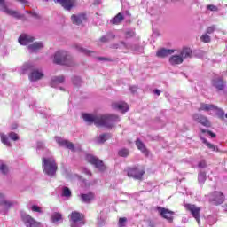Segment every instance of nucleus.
<instances>
[{"mask_svg":"<svg viewBox=\"0 0 227 227\" xmlns=\"http://www.w3.org/2000/svg\"><path fill=\"white\" fill-rule=\"evenodd\" d=\"M82 118L88 125H93L95 123L97 127H106V129H111L114 123L120 121V117L115 114L97 115L83 114Z\"/></svg>","mask_w":227,"mask_h":227,"instance_id":"obj_1","label":"nucleus"},{"mask_svg":"<svg viewBox=\"0 0 227 227\" xmlns=\"http://www.w3.org/2000/svg\"><path fill=\"white\" fill-rule=\"evenodd\" d=\"M53 62L56 65H64L65 67H74V59L66 51H59L55 53Z\"/></svg>","mask_w":227,"mask_h":227,"instance_id":"obj_2","label":"nucleus"},{"mask_svg":"<svg viewBox=\"0 0 227 227\" xmlns=\"http://www.w3.org/2000/svg\"><path fill=\"white\" fill-rule=\"evenodd\" d=\"M42 160V166L45 175H48V176H54V175H56V171L58 170V165L56 164V160H54V158L43 157Z\"/></svg>","mask_w":227,"mask_h":227,"instance_id":"obj_3","label":"nucleus"},{"mask_svg":"<svg viewBox=\"0 0 227 227\" xmlns=\"http://www.w3.org/2000/svg\"><path fill=\"white\" fill-rule=\"evenodd\" d=\"M86 160L99 171H106V165H104V161L98 159L97 156L92 154L86 155Z\"/></svg>","mask_w":227,"mask_h":227,"instance_id":"obj_4","label":"nucleus"},{"mask_svg":"<svg viewBox=\"0 0 227 227\" xmlns=\"http://www.w3.org/2000/svg\"><path fill=\"white\" fill-rule=\"evenodd\" d=\"M186 210H188L192 217L197 221L198 224H201V220L200 219L201 215V207H198L196 205L185 204Z\"/></svg>","mask_w":227,"mask_h":227,"instance_id":"obj_5","label":"nucleus"},{"mask_svg":"<svg viewBox=\"0 0 227 227\" xmlns=\"http://www.w3.org/2000/svg\"><path fill=\"white\" fill-rule=\"evenodd\" d=\"M0 10L4 12V13H6V15H10L15 19H22V17H24V15L20 14L19 12L9 9L8 6H6L5 0H0Z\"/></svg>","mask_w":227,"mask_h":227,"instance_id":"obj_6","label":"nucleus"},{"mask_svg":"<svg viewBox=\"0 0 227 227\" xmlns=\"http://www.w3.org/2000/svg\"><path fill=\"white\" fill-rule=\"evenodd\" d=\"M71 227H81L84 226V220L81 213L74 211L70 215Z\"/></svg>","mask_w":227,"mask_h":227,"instance_id":"obj_7","label":"nucleus"},{"mask_svg":"<svg viewBox=\"0 0 227 227\" xmlns=\"http://www.w3.org/2000/svg\"><path fill=\"white\" fill-rule=\"evenodd\" d=\"M145 175V170L139 168V167H132L128 168V176L134 178V180H141Z\"/></svg>","mask_w":227,"mask_h":227,"instance_id":"obj_8","label":"nucleus"},{"mask_svg":"<svg viewBox=\"0 0 227 227\" xmlns=\"http://www.w3.org/2000/svg\"><path fill=\"white\" fill-rule=\"evenodd\" d=\"M209 201L212 205H223L224 203V194L221 192H213L209 195Z\"/></svg>","mask_w":227,"mask_h":227,"instance_id":"obj_9","label":"nucleus"},{"mask_svg":"<svg viewBox=\"0 0 227 227\" xmlns=\"http://www.w3.org/2000/svg\"><path fill=\"white\" fill-rule=\"evenodd\" d=\"M192 120H194L197 123H200V125H203V127H212V123H210L208 118L201 114H194L192 115Z\"/></svg>","mask_w":227,"mask_h":227,"instance_id":"obj_10","label":"nucleus"},{"mask_svg":"<svg viewBox=\"0 0 227 227\" xmlns=\"http://www.w3.org/2000/svg\"><path fill=\"white\" fill-rule=\"evenodd\" d=\"M156 210L158 214L163 217V219H167V221H173L175 212L162 207H156Z\"/></svg>","mask_w":227,"mask_h":227,"instance_id":"obj_11","label":"nucleus"},{"mask_svg":"<svg viewBox=\"0 0 227 227\" xmlns=\"http://www.w3.org/2000/svg\"><path fill=\"white\" fill-rule=\"evenodd\" d=\"M55 3H59L62 7H64V10H67V12H70L72 8L77 7V0H54Z\"/></svg>","mask_w":227,"mask_h":227,"instance_id":"obj_12","label":"nucleus"},{"mask_svg":"<svg viewBox=\"0 0 227 227\" xmlns=\"http://www.w3.org/2000/svg\"><path fill=\"white\" fill-rule=\"evenodd\" d=\"M211 84L217 91H224L226 89V82L220 77L213 79Z\"/></svg>","mask_w":227,"mask_h":227,"instance_id":"obj_13","label":"nucleus"},{"mask_svg":"<svg viewBox=\"0 0 227 227\" xmlns=\"http://www.w3.org/2000/svg\"><path fill=\"white\" fill-rule=\"evenodd\" d=\"M71 20L73 24H75L76 26H81L82 22H86V20H88V16L84 12L80 14H73L71 16Z\"/></svg>","mask_w":227,"mask_h":227,"instance_id":"obj_14","label":"nucleus"},{"mask_svg":"<svg viewBox=\"0 0 227 227\" xmlns=\"http://www.w3.org/2000/svg\"><path fill=\"white\" fill-rule=\"evenodd\" d=\"M56 143H58L59 145L63 146L64 148H67L68 150H71L74 152L75 150V147L74 146V144L68 140H65L61 138L60 137H55Z\"/></svg>","mask_w":227,"mask_h":227,"instance_id":"obj_15","label":"nucleus"},{"mask_svg":"<svg viewBox=\"0 0 227 227\" xmlns=\"http://www.w3.org/2000/svg\"><path fill=\"white\" fill-rule=\"evenodd\" d=\"M18 42L20 45H29V43H33V42H35V37L27 34H22L20 35Z\"/></svg>","mask_w":227,"mask_h":227,"instance_id":"obj_16","label":"nucleus"},{"mask_svg":"<svg viewBox=\"0 0 227 227\" xmlns=\"http://www.w3.org/2000/svg\"><path fill=\"white\" fill-rule=\"evenodd\" d=\"M29 80L32 82H35L36 81H40V79L43 78V72L38 69H34L31 71L30 74L28 75Z\"/></svg>","mask_w":227,"mask_h":227,"instance_id":"obj_17","label":"nucleus"},{"mask_svg":"<svg viewBox=\"0 0 227 227\" xmlns=\"http://www.w3.org/2000/svg\"><path fill=\"white\" fill-rule=\"evenodd\" d=\"M112 107L117 111H121V113H127L129 111L128 104L123 101L113 103Z\"/></svg>","mask_w":227,"mask_h":227,"instance_id":"obj_18","label":"nucleus"},{"mask_svg":"<svg viewBox=\"0 0 227 227\" xmlns=\"http://www.w3.org/2000/svg\"><path fill=\"white\" fill-rule=\"evenodd\" d=\"M11 207H13V203L6 200V196L4 193H0V207L4 210H8Z\"/></svg>","mask_w":227,"mask_h":227,"instance_id":"obj_19","label":"nucleus"},{"mask_svg":"<svg viewBox=\"0 0 227 227\" xmlns=\"http://www.w3.org/2000/svg\"><path fill=\"white\" fill-rule=\"evenodd\" d=\"M80 199L82 203H91L95 200V193L90 192L88 193L80 194Z\"/></svg>","mask_w":227,"mask_h":227,"instance_id":"obj_20","label":"nucleus"},{"mask_svg":"<svg viewBox=\"0 0 227 227\" xmlns=\"http://www.w3.org/2000/svg\"><path fill=\"white\" fill-rule=\"evenodd\" d=\"M27 49H28L30 54H33V52H38V51H41V49H43V43L35 42L32 44H29L27 46Z\"/></svg>","mask_w":227,"mask_h":227,"instance_id":"obj_21","label":"nucleus"},{"mask_svg":"<svg viewBox=\"0 0 227 227\" xmlns=\"http://www.w3.org/2000/svg\"><path fill=\"white\" fill-rule=\"evenodd\" d=\"M65 82V76H53L50 82L51 88H56L59 84H63Z\"/></svg>","mask_w":227,"mask_h":227,"instance_id":"obj_22","label":"nucleus"},{"mask_svg":"<svg viewBox=\"0 0 227 227\" xmlns=\"http://www.w3.org/2000/svg\"><path fill=\"white\" fill-rule=\"evenodd\" d=\"M173 52H175V50L162 48L157 51L156 56L158 58H167V56L173 54Z\"/></svg>","mask_w":227,"mask_h":227,"instance_id":"obj_23","label":"nucleus"},{"mask_svg":"<svg viewBox=\"0 0 227 227\" xmlns=\"http://www.w3.org/2000/svg\"><path fill=\"white\" fill-rule=\"evenodd\" d=\"M168 61L173 67H175V65H182L184 63V59L180 55H172Z\"/></svg>","mask_w":227,"mask_h":227,"instance_id":"obj_24","label":"nucleus"},{"mask_svg":"<svg viewBox=\"0 0 227 227\" xmlns=\"http://www.w3.org/2000/svg\"><path fill=\"white\" fill-rule=\"evenodd\" d=\"M179 56L181 58H183V61H184V59H187L188 58H192V50H191V48H187V47L183 48Z\"/></svg>","mask_w":227,"mask_h":227,"instance_id":"obj_25","label":"nucleus"},{"mask_svg":"<svg viewBox=\"0 0 227 227\" xmlns=\"http://www.w3.org/2000/svg\"><path fill=\"white\" fill-rule=\"evenodd\" d=\"M215 110V106L213 104H205L201 103L200 107L198 109V111H206V113H208V111H214Z\"/></svg>","mask_w":227,"mask_h":227,"instance_id":"obj_26","label":"nucleus"},{"mask_svg":"<svg viewBox=\"0 0 227 227\" xmlns=\"http://www.w3.org/2000/svg\"><path fill=\"white\" fill-rule=\"evenodd\" d=\"M125 17H123V14L119 12L114 19L110 20L111 24H114L115 26H118L123 22V20Z\"/></svg>","mask_w":227,"mask_h":227,"instance_id":"obj_27","label":"nucleus"},{"mask_svg":"<svg viewBox=\"0 0 227 227\" xmlns=\"http://www.w3.org/2000/svg\"><path fill=\"white\" fill-rule=\"evenodd\" d=\"M51 223L54 224H59L63 221V215L60 213H53L51 216Z\"/></svg>","mask_w":227,"mask_h":227,"instance_id":"obj_28","label":"nucleus"},{"mask_svg":"<svg viewBox=\"0 0 227 227\" xmlns=\"http://www.w3.org/2000/svg\"><path fill=\"white\" fill-rule=\"evenodd\" d=\"M108 139H111V134L109 133H105L102 135H99V137H97L96 141L97 143H99V145H102L106 143Z\"/></svg>","mask_w":227,"mask_h":227,"instance_id":"obj_29","label":"nucleus"},{"mask_svg":"<svg viewBox=\"0 0 227 227\" xmlns=\"http://www.w3.org/2000/svg\"><path fill=\"white\" fill-rule=\"evenodd\" d=\"M136 146L138 150H141L142 153H145V155L148 154L146 146H145V144H143L139 138L136 140Z\"/></svg>","mask_w":227,"mask_h":227,"instance_id":"obj_30","label":"nucleus"},{"mask_svg":"<svg viewBox=\"0 0 227 227\" xmlns=\"http://www.w3.org/2000/svg\"><path fill=\"white\" fill-rule=\"evenodd\" d=\"M76 51H78V52H81L82 54H85L86 56H93V54H95V51H90L86 48H82L79 45H76Z\"/></svg>","mask_w":227,"mask_h":227,"instance_id":"obj_31","label":"nucleus"},{"mask_svg":"<svg viewBox=\"0 0 227 227\" xmlns=\"http://www.w3.org/2000/svg\"><path fill=\"white\" fill-rule=\"evenodd\" d=\"M200 140L202 141L203 145H206V146H207L209 150H212V152H217V147L210 142H207V138L200 136Z\"/></svg>","mask_w":227,"mask_h":227,"instance_id":"obj_32","label":"nucleus"},{"mask_svg":"<svg viewBox=\"0 0 227 227\" xmlns=\"http://www.w3.org/2000/svg\"><path fill=\"white\" fill-rule=\"evenodd\" d=\"M0 139L1 143H3V145H5V146H12V143L10 142V139L8 138V136H6V134L0 133Z\"/></svg>","mask_w":227,"mask_h":227,"instance_id":"obj_33","label":"nucleus"},{"mask_svg":"<svg viewBox=\"0 0 227 227\" xmlns=\"http://www.w3.org/2000/svg\"><path fill=\"white\" fill-rule=\"evenodd\" d=\"M207 181V172L200 171L198 176L199 184H205Z\"/></svg>","mask_w":227,"mask_h":227,"instance_id":"obj_34","label":"nucleus"},{"mask_svg":"<svg viewBox=\"0 0 227 227\" xmlns=\"http://www.w3.org/2000/svg\"><path fill=\"white\" fill-rule=\"evenodd\" d=\"M214 111H215V114L218 116V118H220V120H224V116H226V115H225L224 111L223 109L215 106Z\"/></svg>","mask_w":227,"mask_h":227,"instance_id":"obj_35","label":"nucleus"},{"mask_svg":"<svg viewBox=\"0 0 227 227\" xmlns=\"http://www.w3.org/2000/svg\"><path fill=\"white\" fill-rule=\"evenodd\" d=\"M22 70V74H27V72H29L31 70V72H33V65L31 64H25L22 66L21 67Z\"/></svg>","mask_w":227,"mask_h":227,"instance_id":"obj_36","label":"nucleus"},{"mask_svg":"<svg viewBox=\"0 0 227 227\" xmlns=\"http://www.w3.org/2000/svg\"><path fill=\"white\" fill-rule=\"evenodd\" d=\"M62 196L65 198H70V196H72V191H70V188L64 186L62 188Z\"/></svg>","mask_w":227,"mask_h":227,"instance_id":"obj_37","label":"nucleus"},{"mask_svg":"<svg viewBox=\"0 0 227 227\" xmlns=\"http://www.w3.org/2000/svg\"><path fill=\"white\" fill-rule=\"evenodd\" d=\"M0 172L3 175H8V166L3 161H0Z\"/></svg>","mask_w":227,"mask_h":227,"instance_id":"obj_38","label":"nucleus"},{"mask_svg":"<svg viewBox=\"0 0 227 227\" xmlns=\"http://www.w3.org/2000/svg\"><path fill=\"white\" fill-rule=\"evenodd\" d=\"M129 149L127 148H122L118 152L119 157H129Z\"/></svg>","mask_w":227,"mask_h":227,"instance_id":"obj_39","label":"nucleus"},{"mask_svg":"<svg viewBox=\"0 0 227 227\" xmlns=\"http://www.w3.org/2000/svg\"><path fill=\"white\" fill-rule=\"evenodd\" d=\"M127 217H121L119 218L118 226L119 227H126L127 226Z\"/></svg>","mask_w":227,"mask_h":227,"instance_id":"obj_40","label":"nucleus"},{"mask_svg":"<svg viewBox=\"0 0 227 227\" xmlns=\"http://www.w3.org/2000/svg\"><path fill=\"white\" fill-rule=\"evenodd\" d=\"M200 40L205 43H210V35H208L207 34H204L201 35Z\"/></svg>","mask_w":227,"mask_h":227,"instance_id":"obj_41","label":"nucleus"},{"mask_svg":"<svg viewBox=\"0 0 227 227\" xmlns=\"http://www.w3.org/2000/svg\"><path fill=\"white\" fill-rule=\"evenodd\" d=\"M32 212H37L38 214H43V210H42V207L36 205H33L31 207Z\"/></svg>","mask_w":227,"mask_h":227,"instance_id":"obj_42","label":"nucleus"},{"mask_svg":"<svg viewBox=\"0 0 227 227\" xmlns=\"http://www.w3.org/2000/svg\"><path fill=\"white\" fill-rule=\"evenodd\" d=\"M81 77L79 76H74L73 77V83L74 84V86H81Z\"/></svg>","mask_w":227,"mask_h":227,"instance_id":"obj_43","label":"nucleus"},{"mask_svg":"<svg viewBox=\"0 0 227 227\" xmlns=\"http://www.w3.org/2000/svg\"><path fill=\"white\" fill-rule=\"evenodd\" d=\"M9 137L12 141H19V135H17V133H15V132L9 133Z\"/></svg>","mask_w":227,"mask_h":227,"instance_id":"obj_44","label":"nucleus"},{"mask_svg":"<svg viewBox=\"0 0 227 227\" xmlns=\"http://www.w3.org/2000/svg\"><path fill=\"white\" fill-rule=\"evenodd\" d=\"M40 150L47 151V149L45 148V145L43 142H38L37 143V153H40Z\"/></svg>","mask_w":227,"mask_h":227,"instance_id":"obj_45","label":"nucleus"},{"mask_svg":"<svg viewBox=\"0 0 227 227\" xmlns=\"http://www.w3.org/2000/svg\"><path fill=\"white\" fill-rule=\"evenodd\" d=\"M214 31H215V25H212L211 27H208L206 29L207 35H212V33H214Z\"/></svg>","mask_w":227,"mask_h":227,"instance_id":"obj_46","label":"nucleus"},{"mask_svg":"<svg viewBox=\"0 0 227 227\" xmlns=\"http://www.w3.org/2000/svg\"><path fill=\"white\" fill-rule=\"evenodd\" d=\"M134 36H136V32L133 30H129L126 32V38H132Z\"/></svg>","mask_w":227,"mask_h":227,"instance_id":"obj_47","label":"nucleus"},{"mask_svg":"<svg viewBox=\"0 0 227 227\" xmlns=\"http://www.w3.org/2000/svg\"><path fill=\"white\" fill-rule=\"evenodd\" d=\"M200 131L202 132V134H208L211 137H215V134L210 130L201 129Z\"/></svg>","mask_w":227,"mask_h":227,"instance_id":"obj_48","label":"nucleus"},{"mask_svg":"<svg viewBox=\"0 0 227 227\" xmlns=\"http://www.w3.org/2000/svg\"><path fill=\"white\" fill-rule=\"evenodd\" d=\"M18 3H20V4H23L24 6H29L31 3L28 0H16Z\"/></svg>","mask_w":227,"mask_h":227,"instance_id":"obj_49","label":"nucleus"},{"mask_svg":"<svg viewBox=\"0 0 227 227\" xmlns=\"http://www.w3.org/2000/svg\"><path fill=\"white\" fill-rule=\"evenodd\" d=\"M207 10H210V12H217V10H219V8H217V6H215V5L209 4V5H207Z\"/></svg>","mask_w":227,"mask_h":227,"instance_id":"obj_50","label":"nucleus"},{"mask_svg":"<svg viewBox=\"0 0 227 227\" xmlns=\"http://www.w3.org/2000/svg\"><path fill=\"white\" fill-rule=\"evenodd\" d=\"M198 168H207V162L205 160H201L200 162H199Z\"/></svg>","mask_w":227,"mask_h":227,"instance_id":"obj_51","label":"nucleus"},{"mask_svg":"<svg viewBox=\"0 0 227 227\" xmlns=\"http://www.w3.org/2000/svg\"><path fill=\"white\" fill-rule=\"evenodd\" d=\"M129 90H130V91H131V93H137V86H131L130 88H129Z\"/></svg>","mask_w":227,"mask_h":227,"instance_id":"obj_52","label":"nucleus"},{"mask_svg":"<svg viewBox=\"0 0 227 227\" xmlns=\"http://www.w3.org/2000/svg\"><path fill=\"white\" fill-rule=\"evenodd\" d=\"M26 13H29V15H31L32 17H38V14L32 11H26Z\"/></svg>","mask_w":227,"mask_h":227,"instance_id":"obj_53","label":"nucleus"},{"mask_svg":"<svg viewBox=\"0 0 227 227\" xmlns=\"http://www.w3.org/2000/svg\"><path fill=\"white\" fill-rule=\"evenodd\" d=\"M100 42L106 43V42H109V38L107 35L102 36L100 38Z\"/></svg>","mask_w":227,"mask_h":227,"instance_id":"obj_54","label":"nucleus"},{"mask_svg":"<svg viewBox=\"0 0 227 227\" xmlns=\"http://www.w3.org/2000/svg\"><path fill=\"white\" fill-rule=\"evenodd\" d=\"M83 173L88 175V176H91V171L88 168H83Z\"/></svg>","mask_w":227,"mask_h":227,"instance_id":"obj_55","label":"nucleus"},{"mask_svg":"<svg viewBox=\"0 0 227 227\" xmlns=\"http://www.w3.org/2000/svg\"><path fill=\"white\" fill-rule=\"evenodd\" d=\"M121 45H123L124 49H130V46L125 42H121Z\"/></svg>","mask_w":227,"mask_h":227,"instance_id":"obj_56","label":"nucleus"},{"mask_svg":"<svg viewBox=\"0 0 227 227\" xmlns=\"http://www.w3.org/2000/svg\"><path fill=\"white\" fill-rule=\"evenodd\" d=\"M107 36L109 40L116 38V35H114V34H108Z\"/></svg>","mask_w":227,"mask_h":227,"instance_id":"obj_57","label":"nucleus"},{"mask_svg":"<svg viewBox=\"0 0 227 227\" xmlns=\"http://www.w3.org/2000/svg\"><path fill=\"white\" fill-rule=\"evenodd\" d=\"M154 93L159 97L160 95V90L159 89H156L154 90Z\"/></svg>","mask_w":227,"mask_h":227,"instance_id":"obj_58","label":"nucleus"},{"mask_svg":"<svg viewBox=\"0 0 227 227\" xmlns=\"http://www.w3.org/2000/svg\"><path fill=\"white\" fill-rule=\"evenodd\" d=\"M223 210H225V212H227V204L223 205Z\"/></svg>","mask_w":227,"mask_h":227,"instance_id":"obj_59","label":"nucleus"},{"mask_svg":"<svg viewBox=\"0 0 227 227\" xmlns=\"http://www.w3.org/2000/svg\"><path fill=\"white\" fill-rule=\"evenodd\" d=\"M119 47H120V45H118V44H114V49H118Z\"/></svg>","mask_w":227,"mask_h":227,"instance_id":"obj_60","label":"nucleus"},{"mask_svg":"<svg viewBox=\"0 0 227 227\" xmlns=\"http://www.w3.org/2000/svg\"><path fill=\"white\" fill-rule=\"evenodd\" d=\"M100 61H104V59H104V58H99L98 59Z\"/></svg>","mask_w":227,"mask_h":227,"instance_id":"obj_61","label":"nucleus"},{"mask_svg":"<svg viewBox=\"0 0 227 227\" xmlns=\"http://www.w3.org/2000/svg\"><path fill=\"white\" fill-rule=\"evenodd\" d=\"M60 90H63V88H60Z\"/></svg>","mask_w":227,"mask_h":227,"instance_id":"obj_62","label":"nucleus"},{"mask_svg":"<svg viewBox=\"0 0 227 227\" xmlns=\"http://www.w3.org/2000/svg\"><path fill=\"white\" fill-rule=\"evenodd\" d=\"M44 1H49V0H44Z\"/></svg>","mask_w":227,"mask_h":227,"instance_id":"obj_63","label":"nucleus"}]
</instances>
